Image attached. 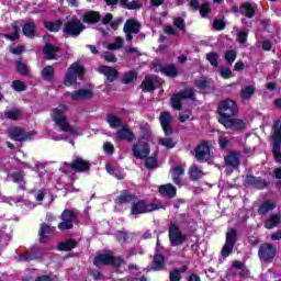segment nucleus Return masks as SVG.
Wrapping results in <instances>:
<instances>
[{
  "instance_id": "1",
  "label": "nucleus",
  "mask_w": 281,
  "mask_h": 281,
  "mask_svg": "<svg viewBox=\"0 0 281 281\" xmlns=\"http://www.w3.org/2000/svg\"><path fill=\"white\" fill-rule=\"evenodd\" d=\"M65 113H67V105H59L52 110L50 117L56 126H59L64 133H69V135H80L78 127L71 126L69 122H67Z\"/></svg>"
},
{
  "instance_id": "2",
  "label": "nucleus",
  "mask_w": 281,
  "mask_h": 281,
  "mask_svg": "<svg viewBox=\"0 0 281 281\" xmlns=\"http://www.w3.org/2000/svg\"><path fill=\"white\" fill-rule=\"evenodd\" d=\"M218 112H220L218 122L220 124H222L223 121L225 122L234 117V115L238 113V104H236V101L234 100H224L218 105Z\"/></svg>"
},
{
  "instance_id": "3",
  "label": "nucleus",
  "mask_w": 281,
  "mask_h": 281,
  "mask_svg": "<svg viewBox=\"0 0 281 281\" xmlns=\"http://www.w3.org/2000/svg\"><path fill=\"white\" fill-rule=\"evenodd\" d=\"M85 76V67L82 65L75 63L69 68L64 78V85L66 87H74L78 85V78Z\"/></svg>"
},
{
  "instance_id": "4",
  "label": "nucleus",
  "mask_w": 281,
  "mask_h": 281,
  "mask_svg": "<svg viewBox=\"0 0 281 281\" xmlns=\"http://www.w3.org/2000/svg\"><path fill=\"white\" fill-rule=\"evenodd\" d=\"M136 198L135 195H132L130 193H122L119 195L115 200L116 205H124L126 203H133L131 214L132 215H137L142 214V202H135Z\"/></svg>"
},
{
  "instance_id": "5",
  "label": "nucleus",
  "mask_w": 281,
  "mask_h": 281,
  "mask_svg": "<svg viewBox=\"0 0 281 281\" xmlns=\"http://www.w3.org/2000/svg\"><path fill=\"white\" fill-rule=\"evenodd\" d=\"M188 235H183L181 233V228L177 222H171L169 226V240L173 247H179V245H183Z\"/></svg>"
},
{
  "instance_id": "6",
  "label": "nucleus",
  "mask_w": 281,
  "mask_h": 281,
  "mask_svg": "<svg viewBox=\"0 0 281 281\" xmlns=\"http://www.w3.org/2000/svg\"><path fill=\"white\" fill-rule=\"evenodd\" d=\"M194 100V89L187 88L183 91L173 94L171 97V106L176 109V111H181L183 109L182 100Z\"/></svg>"
},
{
  "instance_id": "7",
  "label": "nucleus",
  "mask_w": 281,
  "mask_h": 281,
  "mask_svg": "<svg viewBox=\"0 0 281 281\" xmlns=\"http://www.w3.org/2000/svg\"><path fill=\"white\" fill-rule=\"evenodd\" d=\"M121 258H113L111 252L100 254L94 257L93 265L95 267H102V265H113L114 267H120L122 265Z\"/></svg>"
},
{
  "instance_id": "8",
  "label": "nucleus",
  "mask_w": 281,
  "mask_h": 281,
  "mask_svg": "<svg viewBox=\"0 0 281 281\" xmlns=\"http://www.w3.org/2000/svg\"><path fill=\"white\" fill-rule=\"evenodd\" d=\"M150 147L148 144L143 143L142 145V159H145V168L153 169L157 168V151H154L150 156Z\"/></svg>"
},
{
  "instance_id": "9",
  "label": "nucleus",
  "mask_w": 281,
  "mask_h": 281,
  "mask_svg": "<svg viewBox=\"0 0 281 281\" xmlns=\"http://www.w3.org/2000/svg\"><path fill=\"white\" fill-rule=\"evenodd\" d=\"M238 234L236 233V229L232 228L226 234V241L224 244V247L222 248V258H227L229 254L234 251V246L236 245V238Z\"/></svg>"
},
{
  "instance_id": "10",
  "label": "nucleus",
  "mask_w": 281,
  "mask_h": 281,
  "mask_svg": "<svg viewBox=\"0 0 281 281\" xmlns=\"http://www.w3.org/2000/svg\"><path fill=\"white\" fill-rule=\"evenodd\" d=\"M154 69L155 71H160V74H164L169 78H175L179 75V70L177 69V66H175V64L162 65L161 60H156L154 63Z\"/></svg>"
},
{
  "instance_id": "11",
  "label": "nucleus",
  "mask_w": 281,
  "mask_h": 281,
  "mask_svg": "<svg viewBox=\"0 0 281 281\" xmlns=\"http://www.w3.org/2000/svg\"><path fill=\"white\" fill-rule=\"evenodd\" d=\"M259 258L263 262H271L276 258V247L271 244H263L259 248Z\"/></svg>"
},
{
  "instance_id": "12",
  "label": "nucleus",
  "mask_w": 281,
  "mask_h": 281,
  "mask_svg": "<svg viewBox=\"0 0 281 281\" xmlns=\"http://www.w3.org/2000/svg\"><path fill=\"white\" fill-rule=\"evenodd\" d=\"M61 223L58 224V229L65 232L67 229H71L74 227V222L76 221V215H74V211H64L61 214Z\"/></svg>"
},
{
  "instance_id": "13",
  "label": "nucleus",
  "mask_w": 281,
  "mask_h": 281,
  "mask_svg": "<svg viewBox=\"0 0 281 281\" xmlns=\"http://www.w3.org/2000/svg\"><path fill=\"white\" fill-rule=\"evenodd\" d=\"M82 30H85V25L82 24V22H80L79 20H74L66 24L64 32L68 36H78L80 35V32H82Z\"/></svg>"
},
{
  "instance_id": "14",
  "label": "nucleus",
  "mask_w": 281,
  "mask_h": 281,
  "mask_svg": "<svg viewBox=\"0 0 281 281\" xmlns=\"http://www.w3.org/2000/svg\"><path fill=\"white\" fill-rule=\"evenodd\" d=\"M170 173L173 183L181 188L183 186V175H186V168L183 166H173L170 169Z\"/></svg>"
},
{
  "instance_id": "15",
  "label": "nucleus",
  "mask_w": 281,
  "mask_h": 281,
  "mask_svg": "<svg viewBox=\"0 0 281 281\" xmlns=\"http://www.w3.org/2000/svg\"><path fill=\"white\" fill-rule=\"evenodd\" d=\"M67 95H70L71 100H75L76 102L80 100H91V98H93V90L79 89L72 92H68Z\"/></svg>"
},
{
  "instance_id": "16",
  "label": "nucleus",
  "mask_w": 281,
  "mask_h": 281,
  "mask_svg": "<svg viewBox=\"0 0 281 281\" xmlns=\"http://www.w3.org/2000/svg\"><path fill=\"white\" fill-rule=\"evenodd\" d=\"M133 139H135V134L126 125H123L116 132V142H133Z\"/></svg>"
},
{
  "instance_id": "17",
  "label": "nucleus",
  "mask_w": 281,
  "mask_h": 281,
  "mask_svg": "<svg viewBox=\"0 0 281 281\" xmlns=\"http://www.w3.org/2000/svg\"><path fill=\"white\" fill-rule=\"evenodd\" d=\"M165 135H172V115L169 112H162L159 117Z\"/></svg>"
},
{
  "instance_id": "18",
  "label": "nucleus",
  "mask_w": 281,
  "mask_h": 281,
  "mask_svg": "<svg viewBox=\"0 0 281 281\" xmlns=\"http://www.w3.org/2000/svg\"><path fill=\"white\" fill-rule=\"evenodd\" d=\"M256 3L254 2H244L240 4L238 12L241 13L243 16H246V19H254L256 16Z\"/></svg>"
},
{
  "instance_id": "19",
  "label": "nucleus",
  "mask_w": 281,
  "mask_h": 281,
  "mask_svg": "<svg viewBox=\"0 0 281 281\" xmlns=\"http://www.w3.org/2000/svg\"><path fill=\"white\" fill-rule=\"evenodd\" d=\"M9 135L11 139L15 142H25L26 139H32V133H25L23 130L13 127L9 130Z\"/></svg>"
},
{
  "instance_id": "20",
  "label": "nucleus",
  "mask_w": 281,
  "mask_h": 281,
  "mask_svg": "<svg viewBox=\"0 0 281 281\" xmlns=\"http://www.w3.org/2000/svg\"><path fill=\"white\" fill-rule=\"evenodd\" d=\"M195 158L198 161H207L210 159V146L207 143L202 142L195 149Z\"/></svg>"
},
{
  "instance_id": "21",
  "label": "nucleus",
  "mask_w": 281,
  "mask_h": 281,
  "mask_svg": "<svg viewBox=\"0 0 281 281\" xmlns=\"http://www.w3.org/2000/svg\"><path fill=\"white\" fill-rule=\"evenodd\" d=\"M124 32L126 34V41L131 43V41H133V36L131 34H137V32H139V23L134 20H127L124 25Z\"/></svg>"
},
{
  "instance_id": "22",
  "label": "nucleus",
  "mask_w": 281,
  "mask_h": 281,
  "mask_svg": "<svg viewBox=\"0 0 281 281\" xmlns=\"http://www.w3.org/2000/svg\"><path fill=\"white\" fill-rule=\"evenodd\" d=\"M70 168L75 170V172H87V170L91 168V164L82 158H77L71 162Z\"/></svg>"
},
{
  "instance_id": "23",
  "label": "nucleus",
  "mask_w": 281,
  "mask_h": 281,
  "mask_svg": "<svg viewBox=\"0 0 281 281\" xmlns=\"http://www.w3.org/2000/svg\"><path fill=\"white\" fill-rule=\"evenodd\" d=\"M158 192L161 194V196L175 199V196H177V187H175L172 183L162 184L158 188Z\"/></svg>"
},
{
  "instance_id": "24",
  "label": "nucleus",
  "mask_w": 281,
  "mask_h": 281,
  "mask_svg": "<svg viewBox=\"0 0 281 281\" xmlns=\"http://www.w3.org/2000/svg\"><path fill=\"white\" fill-rule=\"evenodd\" d=\"M190 5L194 10H200V14L202 18L207 16V14L212 12V9L210 8V3L207 2L200 4L199 0H191Z\"/></svg>"
},
{
  "instance_id": "25",
  "label": "nucleus",
  "mask_w": 281,
  "mask_h": 281,
  "mask_svg": "<svg viewBox=\"0 0 281 281\" xmlns=\"http://www.w3.org/2000/svg\"><path fill=\"white\" fill-rule=\"evenodd\" d=\"M225 128H234L235 131H243L245 128V122L240 119H228L222 122Z\"/></svg>"
},
{
  "instance_id": "26",
  "label": "nucleus",
  "mask_w": 281,
  "mask_h": 281,
  "mask_svg": "<svg viewBox=\"0 0 281 281\" xmlns=\"http://www.w3.org/2000/svg\"><path fill=\"white\" fill-rule=\"evenodd\" d=\"M157 82H159V78L155 76H146L145 80L142 83L143 91H155V88L157 87Z\"/></svg>"
},
{
  "instance_id": "27",
  "label": "nucleus",
  "mask_w": 281,
  "mask_h": 281,
  "mask_svg": "<svg viewBox=\"0 0 281 281\" xmlns=\"http://www.w3.org/2000/svg\"><path fill=\"white\" fill-rule=\"evenodd\" d=\"M98 71L105 76L108 82H113L117 78V69L111 68L109 66H101Z\"/></svg>"
},
{
  "instance_id": "28",
  "label": "nucleus",
  "mask_w": 281,
  "mask_h": 281,
  "mask_svg": "<svg viewBox=\"0 0 281 281\" xmlns=\"http://www.w3.org/2000/svg\"><path fill=\"white\" fill-rule=\"evenodd\" d=\"M274 134L272 136L273 139V147L272 150H278L280 149L281 145V124L280 121H277L273 125Z\"/></svg>"
},
{
  "instance_id": "29",
  "label": "nucleus",
  "mask_w": 281,
  "mask_h": 281,
  "mask_svg": "<svg viewBox=\"0 0 281 281\" xmlns=\"http://www.w3.org/2000/svg\"><path fill=\"white\" fill-rule=\"evenodd\" d=\"M281 223V214L274 213L271 214L268 220L265 222L266 229H273V227H278Z\"/></svg>"
},
{
  "instance_id": "30",
  "label": "nucleus",
  "mask_w": 281,
  "mask_h": 281,
  "mask_svg": "<svg viewBox=\"0 0 281 281\" xmlns=\"http://www.w3.org/2000/svg\"><path fill=\"white\" fill-rule=\"evenodd\" d=\"M226 166H232V168H238L240 166V154L238 153H229L225 157Z\"/></svg>"
},
{
  "instance_id": "31",
  "label": "nucleus",
  "mask_w": 281,
  "mask_h": 281,
  "mask_svg": "<svg viewBox=\"0 0 281 281\" xmlns=\"http://www.w3.org/2000/svg\"><path fill=\"white\" fill-rule=\"evenodd\" d=\"M246 183L254 186V188H257L258 190H263V188H267V181L262 180L261 178H256L254 176H247Z\"/></svg>"
},
{
  "instance_id": "32",
  "label": "nucleus",
  "mask_w": 281,
  "mask_h": 281,
  "mask_svg": "<svg viewBox=\"0 0 281 281\" xmlns=\"http://www.w3.org/2000/svg\"><path fill=\"white\" fill-rule=\"evenodd\" d=\"M212 79L202 78L195 81V87L202 92V93H210V90L212 89Z\"/></svg>"
},
{
  "instance_id": "33",
  "label": "nucleus",
  "mask_w": 281,
  "mask_h": 281,
  "mask_svg": "<svg viewBox=\"0 0 281 281\" xmlns=\"http://www.w3.org/2000/svg\"><path fill=\"white\" fill-rule=\"evenodd\" d=\"M276 210V202L271 200H266L258 209V213L261 214V216H265V214H269V212H273Z\"/></svg>"
},
{
  "instance_id": "34",
  "label": "nucleus",
  "mask_w": 281,
  "mask_h": 281,
  "mask_svg": "<svg viewBox=\"0 0 281 281\" xmlns=\"http://www.w3.org/2000/svg\"><path fill=\"white\" fill-rule=\"evenodd\" d=\"M54 228L49 227L47 224H42L40 228V240L41 243H47L49 236H52Z\"/></svg>"
},
{
  "instance_id": "35",
  "label": "nucleus",
  "mask_w": 281,
  "mask_h": 281,
  "mask_svg": "<svg viewBox=\"0 0 281 281\" xmlns=\"http://www.w3.org/2000/svg\"><path fill=\"white\" fill-rule=\"evenodd\" d=\"M189 175L193 181H196V180L201 179V177L205 176V173L203 172V169H201V167H199L196 165H193L190 167Z\"/></svg>"
},
{
  "instance_id": "36",
  "label": "nucleus",
  "mask_w": 281,
  "mask_h": 281,
  "mask_svg": "<svg viewBox=\"0 0 281 281\" xmlns=\"http://www.w3.org/2000/svg\"><path fill=\"white\" fill-rule=\"evenodd\" d=\"M106 122L110 128H122L124 126L122 120L113 114L106 116Z\"/></svg>"
},
{
  "instance_id": "37",
  "label": "nucleus",
  "mask_w": 281,
  "mask_h": 281,
  "mask_svg": "<svg viewBox=\"0 0 281 281\" xmlns=\"http://www.w3.org/2000/svg\"><path fill=\"white\" fill-rule=\"evenodd\" d=\"M186 271H188V267L187 266H183L180 269L171 270L170 273H169L170 281H181V274L186 273Z\"/></svg>"
},
{
  "instance_id": "38",
  "label": "nucleus",
  "mask_w": 281,
  "mask_h": 281,
  "mask_svg": "<svg viewBox=\"0 0 281 281\" xmlns=\"http://www.w3.org/2000/svg\"><path fill=\"white\" fill-rule=\"evenodd\" d=\"M23 34L29 38H34V32H36V25L33 22H27L23 25Z\"/></svg>"
},
{
  "instance_id": "39",
  "label": "nucleus",
  "mask_w": 281,
  "mask_h": 281,
  "mask_svg": "<svg viewBox=\"0 0 281 281\" xmlns=\"http://www.w3.org/2000/svg\"><path fill=\"white\" fill-rule=\"evenodd\" d=\"M58 53V47L52 45V44H46L44 47V54L48 60H52L53 58H56V54Z\"/></svg>"
},
{
  "instance_id": "40",
  "label": "nucleus",
  "mask_w": 281,
  "mask_h": 281,
  "mask_svg": "<svg viewBox=\"0 0 281 281\" xmlns=\"http://www.w3.org/2000/svg\"><path fill=\"white\" fill-rule=\"evenodd\" d=\"M100 21V13L90 11L83 15V23H98Z\"/></svg>"
},
{
  "instance_id": "41",
  "label": "nucleus",
  "mask_w": 281,
  "mask_h": 281,
  "mask_svg": "<svg viewBox=\"0 0 281 281\" xmlns=\"http://www.w3.org/2000/svg\"><path fill=\"white\" fill-rule=\"evenodd\" d=\"M155 210H161V205L142 202V214H148V212H155Z\"/></svg>"
},
{
  "instance_id": "42",
  "label": "nucleus",
  "mask_w": 281,
  "mask_h": 281,
  "mask_svg": "<svg viewBox=\"0 0 281 281\" xmlns=\"http://www.w3.org/2000/svg\"><path fill=\"white\" fill-rule=\"evenodd\" d=\"M164 262H166V258L162 255H156L154 257V271H161L164 269Z\"/></svg>"
},
{
  "instance_id": "43",
  "label": "nucleus",
  "mask_w": 281,
  "mask_h": 281,
  "mask_svg": "<svg viewBox=\"0 0 281 281\" xmlns=\"http://www.w3.org/2000/svg\"><path fill=\"white\" fill-rule=\"evenodd\" d=\"M44 25L47 30H49V32H58V30H60V27H63V21L57 20L55 22H44Z\"/></svg>"
},
{
  "instance_id": "44",
  "label": "nucleus",
  "mask_w": 281,
  "mask_h": 281,
  "mask_svg": "<svg viewBox=\"0 0 281 281\" xmlns=\"http://www.w3.org/2000/svg\"><path fill=\"white\" fill-rule=\"evenodd\" d=\"M137 80V72L135 70H131L125 72L122 78L123 85H128L133 81Z\"/></svg>"
},
{
  "instance_id": "45",
  "label": "nucleus",
  "mask_w": 281,
  "mask_h": 281,
  "mask_svg": "<svg viewBox=\"0 0 281 281\" xmlns=\"http://www.w3.org/2000/svg\"><path fill=\"white\" fill-rule=\"evenodd\" d=\"M75 247H76V241L70 239L68 241L59 244L57 246V249L59 251H71V249H75Z\"/></svg>"
},
{
  "instance_id": "46",
  "label": "nucleus",
  "mask_w": 281,
  "mask_h": 281,
  "mask_svg": "<svg viewBox=\"0 0 281 281\" xmlns=\"http://www.w3.org/2000/svg\"><path fill=\"white\" fill-rule=\"evenodd\" d=\"M158 144L160 146H164L165 148H169V149L175 148V146H177V142H175V139H172L170 137L159 138Z\"/></svg>"
},
{
  "instance_id": "47",
  "label": "nucleus",
  "mask_w": 281,
  "mask_h": 281,
  "mask_svg": "<svg viewBox=\"0 0 281 281\" xmlns=\"http://www.w3.org/2000/svg\"><path fill=\"white\" fill-rule=\"evenodd\" d=\"M255 92H256V89H254L252 86H248L241 90L240 95L243 100H249V98H251Z\"/></svg>"
},
{
  "instance_id": "48",
  "label": "nucleus",
  "mask_w": 281,
  "mask_h": 281,
  "mask_svg": "<svg viewBox=\"0 0 281 281\" xmlns=\"http://www.w3.org/2000/svg\"><path fill=\"white\" fill-rule=\"evenodd\" d=\"M122 45H124V40L122 37H115V41L108 45V49L117 50L121 49Z\"/></svg>"
},
{
  "instance_id": "49",
  "label": "nucleus",
  "mask_w": 281,
  "mask_h": 281,
  "mask_svg": "<svg viewBox=\"0 0 281 281\" xmlns=\"http://www.w3.org/2000/svg\"><path fill=\"white\" fill-rule=\"evenodd\" d=\"M42 76L44 80H52L54 78V67L52 66H46L42 70Z\"/></svg>"
},
{
  "instance_id": "50",
  "label": "nucleus",
  "mask_w": 281,
  "mask_h": 281,
  "mask_svg": "<svg viewBox=\"0 0 281 281\" xmlns=\"http://www.w3.org/2000/svg\"><path fill=\"white\" fill-rule=\"evenodd\" d=\"M237 53L236 50H226L224 54V58L228 65H233L234 60H236Z\"/></svg>"
},
{
  "instance_id": "51",
  "label": "nucleus",
  "mask_w": 281,
  "mask_h": 281,
  "mask_svg": "<svg viewBox=\"0 0 281 281\" xmlns=\"http://www.w3.org/2000/svg\"><path fill=\"white\" fill-rule=\"evenodd\" d=\"M132 153L136 159H142V142L138 140L133 145Z\"/></svg>"
},
{
  "instance_id": "52",
  "label": "nucleus",
  "mask_w": 281,
  "mask_h": 281,
  "mask_svg": "<svg viewBox=\"0 0 281 281\" xmlns=\"http://www.w3.org/2000/svg\"><path fill=\"white\" fill-rule=\"evenodd\" d=\"M247 36H249V31L247 30H240L237 33V41L240 43V45H245L247 43Z\"/></svg>"
},
{
  "instance_id": "53",
  "label": "nucleus",
  "mask_w": 281,
  "mask_h": 281,
  "mask_svg": "<svg viewBox=\"0 0 281 281\" xmlns=\"http://www.w3.org/2000/svg\"><path fill=\"white\" fill-rule=\"evenodd\" d=\"M206 60L212 65V67H218V54L217 53H209L206 55Z\"/></svg>"
},
{
  "instance_id": "54",
  "label": "nucleus",
  "mask_w": 281,
  "mask_h": 281,
  "mask_svg": "<svg viewBox=\"0 0 281 281\" xmlns=\"http://www.w3.org/2000/svg\"><path fill=\"white\" fill-rule=\"evenodd\" d=\"M121 4L127 8V10H137L139 9V2L132 1L128 3V0H121Z\"/></svg>"
},
{
  "instance_id": "55",
  "label": "nucleus",
  "mask_w": 281,
  "mask_h": 281,
  "mask_svg": "<svg viewBox=\"0 0 281 281\" xmlns=\"http://www.w3.org/2000/svg\"><path fill=\"white\" fill-rule=\"evenodd\" d=\"M5 117H8L9 120H19L21 117V111L9 110L5 112Z\"/></svg>"
},
{
  "instance_id": "56",
  "label": "nucleus",
  "mask_w": 281,
  "mask_h": 281,
  "mask_svg": "<svg viewBox=\"0 0 281 281\" xmlns=\"http://www.w3.org/2000/svg\"><path fill=\"white\" fill-rule=\"evenodd\" d=\"M36 258H41V255L38 252H35V255L27 254V255L20 256V261L30 262V260H36Z\"/></svg>"
},
{
  "instance_id": "57",
  "label": "nucleus",
  "mask_w": 281,
  "mask_h": 281,
  "mask_svg": "<svg viewBox=\"0 0 281 281\" xmlns=\"http://www.w3.org/2000/svg\"><path fill=\"white\" fill-rule=\"evenodd\" d=\"M12 29L13 34H7L5 38H9L10 41H16V38H19V26L16 25V23L12 24Z\"/></svg>"
},
{
  "instance_id": "58",
  "label": "nucleus",
  "mask_w": 281,
  "mask_h": 281,
  "mask_svg": "<svg viewBox=\"0 0 281 281\" xmlns=\"http://www.w3.org/2000/svg\"><path fill=\"white\" fill-rule=\"evenodd\" d=\"M12 88L14 91H25V83L21 80H15L12 82Z\"/></svg>"
},
{
  "instance_id": "59",
  "label": "nucleus",
  "mask_w": 281,
  "mask_h": 281,
  "mask_svg": "<svg viewBox=\"0 0 281 281\" xmlns=\"http://www.w3.org/2000/svg\"><path fill=\"white\" fill-rule=\"evenodd\" d=\"M16 68L19 74H21L22 76H27V66H25V64H23L22 61H16Z\"/></svg>"
},
{
  "instance_id": "60",
  "label": "nucleus",
  "mask_w": 281,
  "mask_h": 281,
  "mask_svg": "<svg viewBox=\"0 0 281 281\" xmlns=\"http://www.w3.org/2000/svg\"><path fill=\"white\" fill-rule=\"evenodd\" d=\"M103 150L104 153H106V155H113V153L115 151V146H113V144L109 142L104 143Z\"/></svg>"
},
{
  "instance_id": "61",
  "label": "nucleus",
  "mask_w": 281,
  "mask_h": 281,
  "mask_svg": "<svg viewBox=\"0 0 281 281\" xmlns=\"http://www.w3.org/2000/svg\"><path fill=\"white\" fill-rule=\"evenodd\" d=\"M220 74L222 78H225V80H229V78H232V70L229 68H222Z\"/></svg>"
},
{
  "instance_id": "62",
  "label": "nucleus",
  "mask_w": 281,
  "mask_h": 281,
  "mask_svg": "<svg viewBox=\"0 0 281 281\" xmlns=\"http://www.w3.org/2000/svg\"><path fill=\"white\" fill-rule=\"evenodd\" d=\"M173 24L176 27H178V30H183L186 27V21H183L181 18H176L173 20Z\"/></svg>"
},
{
  "instance_id": "63",
  "label": "nucleus",
  "mask_w": 281,
  "mask_h": 281,
  "mask_svg": "<svg viewBox=\"0 0 281 281\" xmlns=\"http://www.w3.org/2000/svg\"><path fill=\"white\" fill-rule=\"evenodd\" d=\"M104 60H106L108 63H116L117 58H115V55L111 54V53H105L103 55Z\"/></svg>"
},
{
  "instance_id": "64",
  "label": "nucleus",
  "mask_w": 281,
  "mask_h": 281,
  "mask_svg": "<svg viewBox=\"0 0 281 281\" xmlns=\"http://www.w3.org/2000/svg\"><path fill=\"white\" fill-rule=\"evenodd\" d=\"M272 154L274 156L276 161H278V164H281V150L272 149Z\"/></svg>"
}]
</instances>
